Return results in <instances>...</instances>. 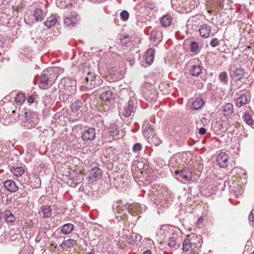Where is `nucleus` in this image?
Returning a JSON list of instances; mask_svg holds the SVG:
<instances>
[{"mask_svg": "<svg viewBox=\"0 0 254 254\" xmlns=\"http://www.w3.org/2000/svg\"><path fill=\"white\" fill-rule=\"evenodd\" d=\"M142 206L139 203H124L122 201L119 200L113 205L112 208L114 213L117 214V218L120 217L122 219L127 218V213L132 216L138 215L142 212Z\"/></svg>", "mask_w": 254, "mask_h": 254, "instance_id": "nucleus-1", "label": "nucleus"}, {"mask_svg": "<svg viewBox=\"0 0 254 254\" xmlns=\"http://www.w3.org/2000/svg\"><path fill=\"white\" fill-rule=\"evenodd\" d=\"M58 87L59 90L55 89L52 92H58L60 99L65 102L75 93L76 81L69 77H64L61 80Z\"/></svg>", "mask_w": 254, "mask_h": 254, "instance_id": "nucleus-2", "label": "nucleus"}, {"mask_svg": "<svg viewBox=\"0 0 254 254\" xmlns=\"http://www.w3.org/2000/svg\"><path fill=\"white\" fill-rule=\"evenodd\" d=\"M24 118L22 119V126L25 129H32L38 124L40 118L36 112L28 110L25 112Z\"/></svg>", "mask_w": 254, "mask_h": 254, "instance_id": "nucleus-3", "label": "nucleus"}, {"mask_svg": "<svg viewBox=\"0 0 254 254\" xmlns=\"http://www.w3.org/2000/svg\"><path fill=\"white\" fill-rule=\"evenodd\" d=\"M56 75L54 73V68H49L42 73L39 86L43 89H47L52 85L56 79Z\"/></svg>", "mask_w": 254, "mask_h": 254, "instance_id": "nucleus-4", "label": "nucleus"}, {"mask_svg": "<svg viewBox=\"0 0 254 254\" xmlns=\"http://www.w3.org/2000/svg\"><path fill=\"white\" fill-rule=\"evenodd\" d=\"M102 80L100 77L95 73L88 72L82 82L83 86L87 90H92L101 85Z\"/></svg>", "mask_w": 254, "mask_h": 254, "instance_id": "nucleus-5", "label": "nucleus"}, {"mask_svg": "<svg viewBox=\"0 0 254 254\" xmlns=\"http://www.w3.org/2000/svg\"><path fill=\"white\" fill-rule=\"evenodd\" d=\"M137 106V101L135 98H131L123 109H120L119 115L121 118L123 117H131L133 116Z\"/></svg>", "mask_w": 254, "mask_h": 254, "instance_id": "nucleus-6", "label": "nucleus"}, {"mask_svg": "<svg viewBox=\"0 0 254 254\" xmlns=\"http://www.w3.org/2000/svg\"><path fill=\"white\" fill-rule=\"evenodd\" d=\"M176 176H178L176 179L186 183L191 181L192 175L190 169L186 168L180 171L176 170Z\"/></svg>", "mask_w": 254, "mask_h": 254, "instance_id": "nucleus-7", "label": "nucleus"}, {"mask_svg": "<svg viewBox=\"0 0 254 254\" xmlns=\"http://www.w3.org/2000/svg\"><path fill=\"white\" fill-rule=\"evenodd\" d=\"M123 236L125 238L126 242L130 244H134L137 241V239H140L141 238L140 235L134 233L127 229L123 230Z\"/></svg>", "mask_w": 254, "mask_h": 254, "instance_id": "nucleus-8", "label": "nucleus"}, {"mask_svg": "<svg viewBox=\"0 0 254 254\" xmlns=\"http://www.w3.org/2000/svg\"><path fill=\"white\" fill-rule=\"evenodd\" d=\"M96 136V130L94 127L84 128L82 132V139L84 141L93 140Z\"/></svg>", "mask_w": 254, "mask_h": 254, "instance_id": "nucleus-9", "label": "nucleus"}, {"mask_svg": "<svg viewBox=\"0 0 254 254\" xmlns=\"http://www.w3.org/2000/svg\"><path fill=\"white\" fill-rule=\"evenodd\" d=\"M82 106V102L80 100H77L71 105V116H73L74 118L73 120H77L80 117L81 115L80 109Z\"/></svg>", "mask_w": 254, "mask_h": 254, "instance_id": "nucleus-10", "label": "nucleus"}, {"mask_svg": "<svg viewBox=\"0 0 254 254\" xmlns=\"http://www.w3.org/2000/svg\"><path fill=\"white\" fill-rule=\"evenodd\" d=\"M4 187L6 189L10 192H15L19 190H23L24 186L20 184V187L13 181L11 180H7L3 183Z\"/></svg>", "mask_w": 254, "mask_h": 254, "instance_id": "nucleus-11", "label": "nucleus"}, {"mask_svg": "<svg viewBox=\"0 0 254 254\" xmlns=\"http://www.w3.org/2000/svg\"><path fill=\"white\" fill-rule=\"evenodd\" d=\"M0 144L1 145L0 151L2 154V159L7 157V155L11 151V149L14 146L13 143L10 141H0Z\"/></svg>", "mask_w": 254, "mask_h": 254, "instance_id": "nucleus-12", "label": "nucleus"}, {"mask_svg": "<svg viewBox=\"0 0 254 254\" xmlns=\"http://www.w3.org/2000/svg\"><path fill=\"white\" fill-rule=\"evenodd\" d=\"M102 173V172L99 168L97 167L92 168L88 176L89 181L91 183L96 181L97 180L100 178Z\"/></svg>", "mask_w": 254, "mask_h": 254, "instance_id": "nucleus-13", "label": "nucleus"}, {"mask_svg": "<svg viewBox=\"0 0 254 254\" xmlns=\"http://www.w3.org/2000/svg\"><path fill=\"white\" fill-rule=\"evenodd\" d=\"M217 162L222 168H225L228 163V156L225 152L220 153L217 156Z\"/></svg>", "mask_w": 254, "mask_h": 254, "instance_id": "nucleus-14", "label": "nucleus"}, {"mask_svg": "<svg viewBox=\"0 0 254 254\" xmlns=\"http://www.w3.org/2000/svg\"><path fill=\"white\" fill-rule=\"evenodd\" d=\"M142 132L143 136L147 138L152 135L154 132L151 125L146 122L142 126Z\"/></svg>", "mask_w": 254, "mask_h": 254, "instance_id": "nucleus-15", "label": "nucleus"}, {"mask_svg": "<svg viewBox=\"0 0 254 254\" xmlns=\"http://www.w3.org/2000/svg\"><path fill=\"white\" fill-rule=\"evenodd\" d=\"M100 98L102 101L111 102L114 100L115 96L114 93L110 90H108L104 91L101 94Z\"/></svg>", "mask_w": 254, "mask_h": 254, "instance_id": "nucleus-16", "label": "nucleus"}, {"mask_svg": "<svg viewBox=\"0 0 254 254\" xmlns=\"http://www.w3.org/2000/svg\"><path fill=\"white\" fill-rule=\"evenodd\" d=\"M155 52L154 49L150 48L146 52L145 60L148 66L150 65L154 61Z\"/></svg>", "mask_w": 254, "mask_h": 254, "instance_id": "nucleus-17", "label": "nucleus"}, {"mask_svg": "<svg viewBox=\"0 0 254 254\" xmlns=\"http://www.w3.org/2000/svg\"><path fill=\"white\" fill-rule=\"evenodd\" d=\"M199 31L200 33V35L201 37L207 38L209 36L210 34V26L208 24H202L199 26Z\"/></svg>", "mask_w": 254, "mask_h": 254, "instance_id": "nucleus-18", "label": "nucleus"}, {"mask_svg": "<svg viewBox=\"0 0 254 254\" xmlns=\"http://www.w3.org/2000/svg\"><path fill=\"white\" fill-rule=\"evenodd\" d=\"M223 115L229 117L233 112V105L231 103H227L223 105L221 109Z\"/></svg>", "mask_w": 254, "mask_h": 254, "instance_id": "nucleus-19", "label": "nucleus"}, {"mask_svg": "<svg viewBox=\"0 0 254 254\" xmlns=\"http://www.w3.org/2000/svg\"><path fill=\"white\" fill-rule=\"evenodd\" d=\"M231 77L235 80L241 79L245 75L244 70L241 68H237L230 74Z\"/></svg>", "mask_w": 254, "mask_h": 254, "instance_id": "nucleus-20", "label": "nucleus"}, {"mask_svg": "<svg viewBox=\"0 0 254 254\" xmlns=\"http://www.w3.org/2000/svg\"><path fill=\"white\" fill-rule=\"evenodd\" d=\"M143 95L147 101H151L155 98L156 92L154 90L144 88L143 89Z\"/></svg>", "mask_w": 254, "mask_h": 254, "instance_id": "nucleus-21", "label": "nucleus"}, {"mask_svg": "<svg viewBox=\"0 0 254 254\" xmlns=\"http://www.w3.org/2000/svg\"><path fill=\"white\" fill-rule=\"evenodd\" d=\"M46 13L45 11L42 10L41 8H36L33 13V16L35 18L36 21L39 22L43 20L46 16Z\"/></svg>", "mask_w": 254, "mask_h": 254, "instance_id": "nucleus-22", "label": "nucleus"}, {"mask_svg": "<svg viewBox=\"0 0 254 254\" xmlns=\"http://www.w3.org/2000/svg\"><path fill=\"white\" fill-rule=\"evenodd\" d=\"M108 131L110 135L112 136L114 138L118 139L120 138V129L118 128V126L115 124H111Z\"/></svg>", "mask_w": 254, "mask_h": 254, "instance_id": "nucleus-23", "label": "nucleus"}, {"mask_svg": "<svg viewBox=\"0 0 254 254\" xmlns=\"http://www.w3.org/2000/svg\"><path fill=\"white\" fill-rule=\"evenodd\" d=\"M40 211L43 214V218H49L52 214V210L50 205H43L40 208Z\"/></svg>", "mask_w": 254, "mask_h": 254, "instance_id": "nucleus-24", "label": "nucleus"}, {"mask_svg": "<svg viewBox=\"0 0 254 254\" xmlns=\"http://www.w3.org/2000/svg\"><path fill=\"white\" fill-rule=\"evenodd\" d=\"M10 170L13 175L17 177L21 176L25 172V166H12Z\"/></svg>", "mask_w": 254, "mask_h": 254, "instance_id": "nucleus-25", "label": "nucleus"}, {"mask_svg": "<svg viewBox=\"0 0 254 254\" xmlns=\"http://www.w3.org/2000/svg\"><path fill=\"white\" fill-rule=\"evenodd\" d=\"M60 228L62 234L68 235L73 230L74 226L71 223H66L61 226Z\"/></svg>", "mask_w": 254, "mask_h": 254, "instance_id": "nucleus-26", "label": "nucleus"}, {"mask_svg": "<svg viewBox=\"0 0 254 254\" xmlns=\"http://www.w3.org/2000/svg\"><path fill=\"white\" fill-rule=\"evenodd\" d=\"M202 69L200 65H192L189 69V73L192 76H198L201 73Z\"/></svg>", "mask_w": 254, "mask_h": 254, "instance_id": "nucleus-27", "label": "nucleus"}, {"mask_svg": "<svg viewBox=\"0 0 254 254\" xmlns=\"http://www.w3.org/2000/svg\"><path fill=\"white\" fill-rule=\"evenodd\" d=\"M203 104V100L201 98H198L192 102L190 109L192 111H197L201 109Z\"/></svg>", "mask_w": 254, "mask_h": 254, "instance_id": "nucleus-28", "label": "nucleus"}, {"mask_svg": "<svg viewBox=\"0 0 254 254\" xmlns=\"http://www.w3.org/2000/svg\"><path fill=\"white\" fill-rule=\"evenodd\" d=\"M58 22V17L56 15H52L50 17L47 18L44 25L48 28H50L55 25Z\"/></svg>", "mask_w": 254, "mask_h": 254, "instance_id": "nucleus-29", "label": "nucleus"}, {"mask_svg": "<svg viewBox=\"0 0 254 254\" xmlns=\"http://www.w3.org/2000/svg\"><path fill=\"white\" fill-rule=\"evenodd\" d=\"M172 22V18L169 14L164 15L161 19L160 24L162 26L167 27L169 26Z\"/></svg>", "mask_w": 254, "mask_h": 254, "instance_id": "nucleus-30", "label": "nucleus"}, {"mask_svg": "<svg viewBox=\"0 0 254 254\" xmlns=\"http://www.w3.org/2000/svg\"><path fill=\"white\" fill-rule=\"evenodd\" d=\"M76 244V242L71 239H69L66 240H64L63 242L60 244V246L63 249H66L73 247Z\"/></svg>", "mask_w": 254, "mask_h": 254, "instance_id": "nucleus-31", "label": "nucleus"}, {"mask_svg": "<svg viewBox=\"0 0 254 254\" xmlns=\"http://www.w3.org/2000/svg\"><path fill=\"white\" fill-rule=\"evenodd\" d=\"M5 220L7 222L13 223L15 221V217L9 209H6L4 212Z\"/></svg>", "mask_w": 254, "mask_h": 254, "instance_id": "nucleus-32", "label": "nucleus"}, {"mask_svg": "<svg viewBox=\"0 0 254 254\" xmlns=\"http://www.w3.org/2000/svg\"><path fill=\"white\" fill-rule=\"evenodd\" d=\"M148 142L155 146H158L162 143V140L156 135H152L147 138Z\"/></svg>", "mask_w": 254, "mask_h": 254, "instance_id": "nucleus-33", "label": "nucleus"}, {"mask_svg": "<svg viewBox=\"0 0 254 254\" xmlns=\"http://www.w3.org/2000/svg\"><path fill=\"white\" fill-rule=\"evenodd\" d=\"M248 102L247 97L245 94H242L237 98L236 102V105L238 107L246 104Z\"/></svg>", "mask_w": 254, "mask_h": 254, "instance_id": "nucleus-34", "label": "nucleus"}, {"mask_svg": "<svg viewBox=\"0 0 254 254\" xmlns=\"http://www.w3.org/2000/svg\"><path fill=\"white\" fill-rule=\"evenodd\" d=\"M162 34L159 31L153 30L151 32L150 40L154 42H159L161 40Z\"/></svg>", "mask_w": 254, "mask_h": 254, "instance_id": "nucleus-35", "label": "nucleus"}, {"mask_svg": "<svg viewBox=\"0 0 254 254\" xmlns=\"http://www.w3.org/2000/svg\"><path fill=\"white\" fill-rule=\"evenodd\" d=\"M174 227L173 225H164L160 227L159 230L157 232V236H161L163 234V233L166 231H167L168 233H169V230L170 228H173Z\"/></svg>", "mask_w": 254, "mask_h": 254, "instance_id": "nucleus-36", "label": "nucleus"}, {"mask_svg": "<svg viewBox=\"0 0 254 254\" xmlns=\"http://www.w3.org/2000/svg\"><path fill=\"white\" fill-rule=\"evenodd\" d=\"M165 131L167 134L173 135V133L175 132L173 123L167 122Z\"/></svg>", "mask_w": 254, "mask_h": 254, "instance_id": "nucleus-37", "label": "nucleus"}, {"mask_svg": "<svg viewBox=\"0 0 254 254\" xmlns=\"http://www.w3.org/2000/svg\"><path fill=\"white\" fill-rule=\"evenodd\" d=\"M25 94L22 93H19L15 98V101L18 105H21L25 101Z\"/></svg>", "mask_w": 254, "mask_h": 254, "instance_id": "nucleus-38", "label": "nucleus"}, {"mask_svg": "<svg viewBox=\"0 0 254 254\" xmlns=\"http://www.w3.org/2000/svg\"><path fill=\"white\" fill-rule=\"evenodd\" d=\"M219 79L223 84H227L228 78L227 74L226 72H222L219 76Z\"/></svg>", "mask_w": 254, "mask_h": 254, "instance_id": "nucleus-39", "label": "nucleus"}, {"mask_svg": "<svg viewBox=\"0 0 254 254\" xmlns=\"http://www.w3.org/2000/svg\"><path fill=\"white\" fill-rule=\"evenodd\" d=\"M64 24L67 26H75L76 25L75 19L66 17L64 20Z\"/></svg>", "mask_w": 254, "mask_h": 254, "instance_id": "nucleus-40", "label": "nucleus"}, {"mask_svg": "<svg viewBox=\"0 0 254 254\" xmlns=\"http://www.w3.org/2000/svg\"><path fill=\"white\" fill-rule=\"evenodd\" d=\"M244 120L246 123L250 126H252L253 124V120L251 116L249 114H246L244 117Z\"/></svg>", "mask_w": 254, "mask_h": 254, "instance_id": "nucleus-41", "label": "nucleus"}, {"mask_svg": "<svg viewBox=\"0 0 254 254\" xmlns=\"http://www.w3.org/2000/svg\"><path fill=\"white\" fill-rule=\"evenodd\" d=\"M198 45L197 43L195 42H192L190 45V50L192 52L197 53L198 51Z\"/></svg>", "mask_w": 254, "mask_h": 254, "instance_id": "nucleus-42", "label": "nucleus"}, {"mask_svg": "<svg viewBox=\"0 0 254 254\" xmlns=\"http://www.w3.org/2000/svg\"><path fill=\"white\" fill-rule=\"evenodd\" d=\"M142 146L140 143L134 144L132 147V151L134 153H138L142 150Z\"/></svg>", "mask_w": 254, "mask_h": 254, "instance_id": "nucleus-43", "label": "nucleus"}, {"mask_svg": "<svg viewBox=\"0 0 254 254\" xmlns=\"http://www.w3.org/2000/svg\"><path fill=\"white\" fill-rule=\"evenodd\" d=\"M182 247L184 251H188L190 248V240L186 239L183 243Z\"/></svg>", "mask_w": 254, "mask_h": 254, "instance_id": "nucleus-44", "label": "nucleus"}, {"mask_svg": "<svg viewBox=\"0 0 254 254\" xmlns=\"http://www.w3.org/2000/svg\"><path fill=\"white\" fill-rule=\"evenodd\" d=\"M174 232H172L171 233L172 236L170 237L168 241V245L170 248L174 247L175 246V237H174Z\"/></svg>", "mask_w": 254, "mask_h": 254, "instance_id": "nucleus-45", "label": "nucleus"}, {"mask_svg": "<svg viewBox=\"0 0 254 254\" xmlns=\"http://www.w3.org/2000/svg\"><path fill=\"white\" fill-rule=\"evenodd\" d=\"M120 16L121 19H122L124 21H126L128 18L129 13L127 11L123 10L121 12Z\"/></svg>", "mask_w": 254, "mask_h": 254, "instance_id": "nucleus-46", "label": "nucleus"}, {"mask_svg": "<svg viewBox=\"0 0 254 254\" xmlns=\"http://www.w3.org/2000/svg\"><path fill=\"white\" fill-rule=\"evenodd\" d=\"M248 219L250 225L253 227L254 226V215L253 210H252L249 214Z\"/></svg>", "mask_w": 254, "mask_h": 254, "instance_id": "nucleus-47", "label": "nucleus"}, {"mask_svg": "<svg viewBox=\"0 0 254 254\" xmlns=\"http://www.w3.org/2000/svg\"><path fill=\"white\" fill-rule=\"evenodd\" d=\"M126 61L127 63H128L130 65V66H132L134 64V63H135V59L134 58L131 56L129 57H127L126 58Z\"/></svg>", "mask_w": 254, "mask_h": 254, "instance_id": "nucleus-48", "label": "nucleus"}, {"mask_svg": "<svg viewBox=\"0 0 254 254\" xmlns=\"http://www.w3.org/2000/svg\"><path fill=\"white\" fill-rule=\"evenodd\" d=\"M37 96L36 94H32L31 95H30L28 97L27 99V101L29 104H32L34 102L35 99L36 97Z\"/></svg>", "mask_w": 254, "mask_h": 254, "instance_id": "nucleus-49", "label": "nucleus"}, {"mask_svg": "<svg viewBox=\"0 0 254 254\" xmlns=\"http://www.w3.org/2000/svg\"><path fill=\"white\" fill-rule=\"evenodd\" d=\"M218 44H219V41L216 38H213L212 39V40L211 41V42H210V46L213 47H216L218 45Z\"/></svg>", "mask_w": 254, "mask_h": 254, "instance_id": "nucleus-50", "label": "nucleus"}, {"mask_svg": "<svg viewBox=\"0 0 254 254\" xmlns=\"http://www.w3.org/2000/svg\"><path fill=\"white\" fill-rule=\"evenodd\" d=\"M0 47L3 49V51L7 50V44L6 43L5 40H0Z\"/></svg>", "mask_w": 254, "mask_h": 254, "instance_id": "nucleus-51", "label": "nucleus"}, {"mask_svg": "<svg viewBox=\"0 0 254 254\" xmlns=\"http://www.w3.org/2000/svg\"><path fill=\"white\" fill-rule=\"evenodd\" d=\"M60 0L61 1V3L62 4V5H61L62 8H66L67 7H69L71 5V3H68L67 4H65V2L66 1V0Z\"/></svg>", "mask_w": 254, "mask_h": 254, "instance_id": "nucleus-52", "label": "nucleus"}, {"mask_svg": "<svg viewBox=\"0 0 254 254\" xmlns=\"http://www.w3.org/2000/svg\"><path fill=\"white\" fill-rule=\"evenodd\" d=\"M129 41V37L127 35L121 39V42L123 44H126Z\"/></svg>", "mask_w": 254, "mask_h": 254, "instance_id": "nucleus-53", "label": "nucleus"}, {"mask_svg": "<svg viewBox=\"0 0 254 254\" xmlns=\"http://www.w3.org/2000/svg\"><path fill=\"white\" fill-rule=\"evenodd\" d=\"M206 130L204 127H201L199 129V133L201 135L204 134L206 133Z\"/></svg>", "mask_w": 254, "mask_h": 254, "instance_id": "nucleus-54", "label": "nucleus"}, {"mask_svg": "<svg viewBox=\"0 0 254 254\" xmlns=\"http://www.w3.org/2000/svg\"><path fill=\"white\" fill-rule=\"evenodd\" d=\"M20 238H21V235L17 234L15 237H14V236H12L11 237V240L12 241H13V240H15L16 239H20Z\"/></svg>", "mask_w": 254, "mask_h": 254, "instance_id": "nucleus-55", "label": "nucleus"}, {"mask_svg": "<svg viewBox=\"0 0 254 254\" xmlns=\"http://www.w3.org/2000/svg\"><path fill=\"white\" fill-rule=\"evenodd\" d=\"M165 191L166 192L167 195L171 196L173 194L171 193V190L167 188L164 189Z\"/></svg>", "mask_w": 254, "mask_h": 254, "instance_id": "nucleus-56", "label": "nucleus"}, {"mask_svg": "<svg viewBox=\"0 0 254 254\" xmlns=\"http://www.w3.org/2000/svg\"><path fill=\"white\" fill-rule=\"evenodd\" d=\"M70 16L71 18L75 19L76 16H77V13L75 11H72L70 13Z\"/></svg>", "mask_w": 254, "mask_h": 254, "instance_id": "nucleus-57", "label": "nucleus"}, {"mask_svg": "<svg viewBox=\"0 0 254 254\" xmlns=\"http://www.w3.org/2000/svg\"><path fill=\"white\" fill-rule=\"evenodd\" d=\"M26 251L28 252V250H27L26 248L23 249L21 252H20V254H25ZM27 254H32V253L31 252H28Z\"/></svg>", "mask_w": 254, "mask_h": 254, "instance_id": "nucleus-58", "label": "nucleus"}, {"mask_svg": "<svg viewBox=\"0 0 254 254\" xmlns=\"http://www.w3.org/2000/svg\"><path fill=\"white\" fill-rule=\"evenodd\" d=\"M151 188L153 189H156V190H158V188H159V186L156 185V184H154L153 185L151 186Z\"/></svg>", "mask_w": 254, "mask_h": 254, "instance_id": "nucleus-59", "label": "nucleus"}, {"mask_svg": "<svg viewBox=\"0 0 254 254\" xmlns=\"http://www.w3.org/2000/svg\"><path fill=\"white\" fill-rule=\"evenodd\" d=\"M142 254H152L151 253L150 250H147L145 251V252H144Z\"/></svg>", "mask_w": 254, "mask_h": 254, "instance_id": "nucleus-60", "label": "nucleus"}, {"mask_svg": "<svg viewBox=\"0 0 254 254\" xmlns=\"http://www.w3.org/2000/svg\"><path fill=\"white\" fill-rule=\"evenodd\" d=\"M86 254H95V253H94V252L92 251V252L87 253Z\"/></svg>", "mask_w": 254, "mask_h": 254, "instance_id": "nucleus-61", "label": "nucleus"}, {"mask_svg": "<svg viewBox=\"0 0 254 254\" xmlns=\"http://www.w3.org/2000/svg\"><path fill=\"white\" fill-rule=\"evenodd\" d=\"M181 153H177V154H176V156L177 157H180V156H181Z\"/></svg>", "mask_w": 254, "mask_h": 254, "instance_id": "nucleus-62", "label": "nucleus"}, {"mask_svg": "<svg viewBox=\"0 0 254 254\" xmlns=\"http://www.w3.org/2000/svg\"><path fill=\"white\" fill-rule=\"evenodd\" d=\"M198 239H199V240H202V238H201V236L200 235H199V236H198Z\"/></svg>", "mask_w": 254, "mask_h": 254, "instance_id": "nucleus-63", "label": "nucleus"}, {"mask_svg": "<svg viewBox=\"0 0 254 254\" xmlns=\"http://www.w3.org/2000/svg\"><path fill=\"white\" fill-rule=\"evenodd\" d=\"M254 254V251L253 252H252V253H251L250 254Z\"/></svg>", "mask_w": 254, "mask_h": 254, "instance_id": "nucleus-64", "label": "nucleus"}]
</instances>
